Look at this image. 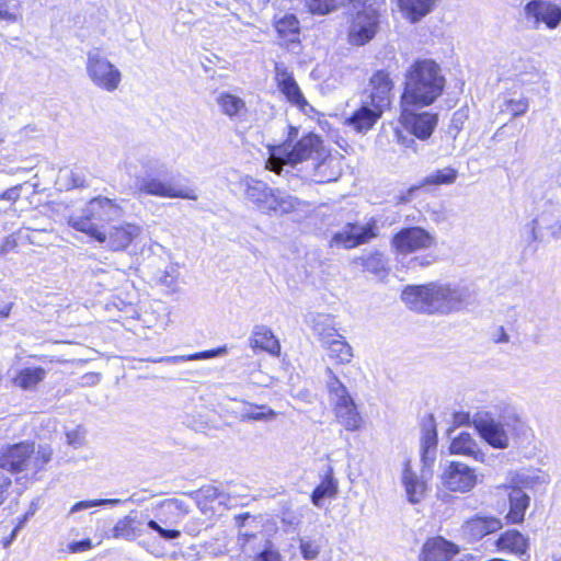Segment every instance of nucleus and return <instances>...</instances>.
Segmentation results:
<instances>
[{
	"instance_id": "nucleus-53",
	"label": "nucleus",
	"mask_w": 561,
	"mask_h": 561,
	"mask_svg": "<svg viewBox=\"0 0 561 561\" xmlns=\"http://www.w3.org/2000/svg\"><path fill=\"white\" fill-rule=\"evenodd\" d=\"M92 548V542L90 539H83L79 541H72L69 543L68 549L72 553H78L82 551H87Z\"/></svg>"
},
{
	"instance_id": "nucleus-46",
	"label": "nucleus",
	"mask_w": 561,
	"mask_h": 561,
	"mask_svg": "<svg viewBox=\"0 0 561 561\" xmlns=\"http://www.w3.org/2000/svg\"><path fill=\"white\" fill-rule=\"evenodd\" d=\"M276 415L275 411L266 405H255L253 410L245 412L242 415L243 420L252 421H270Z\"/></svg>"
},
{
	"instance_id": "nucleus-29",
	"label": "nucleus",
	"mask_w": 561,
	"mask_h": 561,
	"mask_svg": "<svg viewBox=\"0 0 561 561\" xmlns=\"http://www.w3.org/2000/svg\"><path fill=\"white\" fill-rule=\"evenodd\" d=\"M339 492V482L334 478V471L328 466L322 474V480L311 493V502L314 506L321 508L325 499H333Z\"/></svg>"
},
{
	"instance_id": "nucleus-16",
	"label": "nucleus",
	"mask_w": 561,
	"mask_h": 561,
	"mask_svg": "<svg viewBox=\"0 0 561 561\" xmlns=\"http://www.w3.org/2000/svg\"><path fill=\"white\" fill-rule=\"evenodd\" d=\"M438 122L437 114L430 112L413 113L407 110L402 113L404 128L419 139H427L434 131Z\"/></svg>"
},
{
	"instance_id": "nucleus-13",
	"label": "nucleus",
	"mask_w": 561,
	"mask_h": 561,
	"mask_svg": "<svg viewBox=\"0 0 561 561\" xmlns=\"http://www.w3.org/2000/svg\"><path fill=\"white\" fill-rule=\"evenodd\" d=\"M379 14L371 8L357 12L348 27V42L355 46H363L369 43L378 32Z\"/></svg>"
},
{
	"instance_id": "nucleus-54",
	"label": "nucleus",
	"mask_w": 561,
	"mask_h": 561,
	"mask_svg": "<svg viewBox=\"0 0 561 561\" xmlns=\"http://www.w3.org/2000/svg\"><path fill=\"white\" fill-rule=\"evenodd\" d=\"M30 514L24 515L23 519L13 528L10 536L3 539V546L8 547L18 536L19 530L23 527V524L28 518Z\"/></svg>"
},
{
	"instance_id": "nucleus-43",
	"label": "nucleus",
	"mask_w": 561,
	"mask_h": 561,
	"mask_svg": "<svg viewBox=\"0 0 561 561\" xmlns=\"http://www.w3.org/2000/svg\"><path fill=\"white\" fill-rule=\"evenodd\" d=\"M123 501L119 499H105V500H87V501H80L73 504L69 511V515H72L75 513L96 507V506H103V505H116L121 504Z\"/></svg>"
},
{
	"instance_id": "nucleus-25",
	"label": "nucleus",
	"mask_w": 561,
	"mask_h": 561,
	"mask_svg": "<svg viewBox=\"0 0 561 561\" xmlns=\"http://www.w3.org/2000/svg\"><path fill=\"white\" fill-rule=\"evenodd\" d=\"M437 432L432 415L424 421L421 436V460L424 467L431 468L436 459Z\"/></svg>"
},
{
	"instance_id": "nucleus-45",
	"label": "nucleus",
	"mask_w": 561,
	"mask_h": 561,
	"mask_svg": "<svg viewBox=\"0 0 561 561\" xmlns=\"http://www.w3.org/2000/svg\"><path fill=\"white\" fill-rule=\"evenodd\" d=\"M19 1L0 0V21L14 23L18 21Z\"/></svg>"
},
{
	"instance_id": "nucleus-59",
	"label": "nucleus",
	"mask_w": 561,
	"mask_h": 561,
	"mask_svg": "<svg viewBox=\"0 0 561 561\" xmlns=\"http://www.w3.org/2000/svg\"><path fill=\"white\" fill-rule=\"evenodd\" d=\"M550 237L553 240H561V221L556 222L554 225L549 227Z\"/></svg>"
},
{
	"instance_id": "nucleus-58",
	"label": "nucleus",
	"mask_w": 561,
	"mask_h": 561,
	"mask_svg": "<svg viewBox=\"0 0 561 561\" xmlns=\"http://www.w3.org/2000/svg\"><path fill=\"white\" fill-rule=\"evenodd\" d=\"M398 140L401 142L405 148H412L414 151H416V148H414L415 140L411 137L402 136L400 131H397Z\"/></svg>"
},
{
	"instance_id": "nucleus-61",
	"label": "nucleus",
	"mask_w": 561,
	"mask_h": 561,
	"mask_svg": "<svg viewBox=\"0 0 561 561\" xmlns=\"http://www.w3.org/2000/svg\"><path fill=\"white\" fill-rule=\"evenodd\" d=\"M255 536L252 535V534H241L239 537H238V543L239 546L241 547L242 551L243 552H247L245 550V546L247 543L249 542L250 539L254 538Z\"/></svg>"
},
{
	"instance_id": "nucleus-55",
	"label": "nucleus",
	"mask_w": 561,
	"mask_h": 561,
	"mask_svg": "<svg viewBox=\"0 0 561 561\" xmlns=\"http://www.w3.org/2000/svg\"><path fill=\"white\" fill-rule=\"evenodd\" d=\"M435 261V256L434 255H424V256H416L412 260V263L414 265H417V266H421V267H425V266H428L431 265L433 262Z\"/></svg>"
},
{
	"instance_id": "nucleus-3",
	"label": "nucleus",
	"mask_w": 561,
	"mask_h": 561,
	"mask_svg": "<svg viewBox=\"0 0 561 561\" xmlns=\"http://www.w3.org/2000/svg\"><path fill=\"white\" fill-rule=\"evenodd\" d=\"M163 168L164 164L159 159L149 156L129 157L126 161V171L135 180V190L140 194L165 198L197 199L195 190L176 187L170 182L161 181L158 175L162 174Z\"/></svg>"
},
{
	"instance_id": "nucleus-19",
	"label": "nucleus",
	"mask_w": 561,
	"mask_h": 561,
	"mask_svg": "<svg viewBox=\"0 0 561 561\" xmlns=\"http://www.w3.org/2000/svg\"><path fill=\"white\" fill-rule=\"evenodd\" d=\"M392 87L393 83L389 75L383 70H378L370 78L369 94L366 101L383 111L390 104Z\"/></svg>"
},
{
	"instance_id": "nucleus-36",
	"label": "nucleus",
	"mask_w": 561,
	"mask_h": 561,
	"mask_svg": "<svg viewBox=\"0 0 561 561\" xmlns=\"http://www.w3.org/2000/svg\"><path fill=\"white\" fill-rule=\"evenodd\" d=\"M322 346L328 351L329 357L337 364H348L354 356L352 346L340 334Z\"/></svg>"
},
{
	"instance_id": "nucleus-5",
	"label": "nucleus",
	"mask_w": 561,
	"mask_h": 561,
	"mask_svg": "<svg viewBox=\"0 0 561 561\" xmlns=\"http://www.w3.org/2000/svg\"><path fill=\"white\" fill-rule=\"evenodd\" d=\"M123 215V207L117 201L98 196L85 204L80 215L70 216L68 224L95 241H103L107 226L119 220Z\"/></svg>"
},
{
	"instance_id": "nucleus-56",
	"label": "nucleus",
	"mask_w": 561,
	"mask_h": 561,
	"mask_svg": "<svg viewBox=\"0 0 561 561\" xmlns=\"http://www.w3.org/2000/svg\"><path fill=\"white\" fill-rule=\"evenodd\" d=\"M20 197V188L18 186L11 187L3 192L1 198L15 202Z\"/></svg>"
},
{
	"instance_id": "nucleus-30",
	"label": "nucleus",
	"mask_w": 561,
	"mask_h": 561,
	"mask_svg": "<svg viewBox=\"0 0 561 561\" xmlns=\"http://www.w3.org/2000/svg\"><path fill=\"white\" fill-rule=\"evenodd\" d=\"M308 323L311 327L313 334L319 339L321 345L325 344L337 334L334 318L327 313L310 314Z\"/></svg>"
},
{
	"instance_id": "nucleus-11",
	"label": "nucleus",
	"mask_w": 561,
	"mask_h": 561,
	"mask_svg": "<svg viewBox=\"0 0 561 561\" xmlns=\"http://www.w3.org/2000/svg\"><path fill=\"white\" fill-rule=\"evenodd\" d=\"M440 482L451 492L466 493L471 491L478 482L474 469L460 461H448L443 466Z\"/></svg>"
},
{
	"instance_id": "nucleus-22",
	"label": "nucleus",
	"mask_w": 561,
	"mask_h": 561,
	"mask_svg": "<svg viewBox=\"0 0 561 561\" xmlns=\"http://www.w3.org/2000/svg\"><path fill=\"white\" fill-rule=\"evenodd\" d=\"M401 484L411 504H417L424 499L427 490L426 482L412 470L410 459L403 462Z\"/></svg>"
},
{
	"instance_id": "nucleus-38",
	"label": "nucleus",
	"mask_w": 561,
	"mask_h": 561,
	"mask_svg": "<svg viewBox=\"0 0 561 561\" xmlns=\"http://www.w3.org/2000/svg\"><path fill=\"white\" fill-rule=\"evenodd\" d=\"M216 101L221 112L230 118L236 117L240 115L241 112L245 111L244 101L231 93L221 92L218 94Z\"/></svg>"
},
{
	"instance_id": "nucleus-2",
	"label": "nucleus",
	"mask_w": 561,
	"mask_h": 561,
	"mask_svg": "<svg viewBox=\"0 0 561 561\" xmlns=\"http://www.w3.org/2000/svg\"><path fill=\"white\" fill-rule=\"evenodd\" d=\"M474 290L462 283H428L409 285L402 301L413 311L427 314H449L465 309L474 299Z\"/></svg>"
},
{
	"instance_id": "nucleus-12",
	"label": "nucleus",
	"mask_w": 561,
	"mask_h": 561,
	"mask_svg": "<svg viewBox=\"0 0 561 561\" xmlns=\"http://www.w3.org/2000/svg\"><path fill=\"white\" fill-rule=\"evenodd\" d=\"M391 244L399 254H409L431 249L436 244V238L424 228L413 226L398 231Z\"/></svg>"
},
{
	"instance_id": "nucleus-37",
	"label": "nucleus",
	"mask_w": 561,
	"mask_h": 561,
	"mask_svg": "<svg viewBox=\"0 0 561 561\" xmlns=\"http://www.w3.org/2000/svg\"><path fill=\"white\" fill-rule=\"evenodd\" d=\"M334 414L337 423L343 425L346 431L356 432L360 430L363 417L355 402L334 411Z\"/></svg>"
},
{
	"instance_id": "nucleus-27",
	"label": "nucleus",
	"mask_w": 561,
	"mask_h": 561,
	"mask_svg": "<svg viewBox=\"0 0 561 561\" xmlns=\"http://www.w3.org/2000/svg\"><path fill=\"white\" fill-rule=\"evenodd\" d=\"M325 374L328 377L327 389L329 402L332 405L333 411L355 402L346 386L336 377L330 367L325 369Z\"/></svg>"
},
{
	"instance_id": "nucleus-50",
	"label": "nucleus",
	"mask_w": 561,
	"mask_h": 561,
	"mask_svg": "<svg viewBox=\"0 0 561 561\" xmlns=\"http://www.w3.org/2000/svg\"><path fill=\"white\" fill-rule=\"evenodd\" d=\"M301 556L305 560H313L319 556V546L311 541H301L300 543Z\"/></svg>"
},
{
	"instance_id": "nucleus-20",
	"label": "nucleus",
	"mask_w": 561,
	"mask_h": 561,
	"mask_svg": "<svg viewBox=\"0 0 561 561\" xmlns=\"http://www.w3.org/2000/svg\"><path fill=\"white\" fill-rule=\"evenodd\" d=\"M502 520L493 516H476L465 522L461 527L462 535L468 541H479L483 537L500 530Z\"/></svg>"
},
{
	"instance_id": "nucleus-62",
	"label": "nucleus",
	"mask_w": 561,
	"mask_h": 561,
	"mask_svg": "<svg viewBox=\"0 0 561 561\" xmlns=\"http://www.w3.org/2000/svg\"><path fill=\"white\" fill-rule=\"evenodd\" d=\"M67 443L73 447H78L81 445V442L78 438V435L76 432H68L67 433Z\"/></svg>"
},
{
	"instance_id": "nucleus-34",
	"label": "nucleus",
	"mask_w": 561,
	"mask_h": 561,
	"mask_svg": "<svg viewBox=\"0 0 561 561\" xmlns=\"http://www.w3.org/2000/svg\"><path fill=\"white\" fill-rule=\"evenodd\" d=\"M275 28L284 44H295L299 41L300 25L294 14H285L275 23Z\"/></svg>"
},
{
	"instance_id": "nucleus-48",
	"label": "nucleus",
	"mask_w": 561,
	"mask_h": 561,
	"mask_svg": "<svg viewBox=\"0 0 561 561\" xmlns=\"http://www.w3.org/2000/svg\"><path fill=\"white\" fill-rule=\"evenodd\" d=\"M528 100L527 99H518V100H508L506 102V107L514 117L520 116L525 114L528 110Z\"/></svg>"
},
{
	"instance_id": "nucleus-7",
	"label": "nucleus",
	"mask_w": 561,
	"mask_h": 561,
	"mask_svg": "<svg viewBox=\"0 0 561 561\" xmlns=\"http://www.w3.org/2000/svg\"><path fill=\"white\" fill-rule=\"evenodd\" d=\"M53 449L49 445L22 442L4 447L0 453V468L13 471L37 472L51 460Z\"/></svg>"
},
{
	"instance_id": "nucleus-10",
	"label": "nucleus",
	"mask_w": 561,
	"mask_h": 561,
	"mask_svg": "<svg viewBox=\"0 0 561 561\" xmlns=\"http://www.w3.org/2000/svg\"><path fill=\"white\" fill-rule=\"evenodd\" d=\"M377 234L378 227L375 219H370L365 225L347 222L341 230L333 233L329 244L331 248L354 249L367 243L369 240L377 237Z\"/></svg>"
},
{
	"instance_id": "nucleus-18",
	"label": "nucleus",
	"mask_w": 561,
	"mask_h": 561,
	"mask_svg": "<svg viewBox=\"0 0 561 561\" xmlns=\"http://www.w3.org/2000/svg\"><path fill=\"white\" fill-rule=\"evenodd\" d=\"M275 79L279 91L284 94L286 100L300 110L305 111L308 102L304 96L298 83L296 82L293 73L286 67L276 65Z\"/></svg>"
},
{
	"instance_id": "nucleus-8",
	"label": "nucleus",
	"mask_w": 561,
	"mask_h": 561,
	"mask_svg": "<svg viewBox=\"0 0 561 561\" xmlns=\"http://www.w3.org/2000/svg\"><path fill=\"white\" fill-rule=\"evenodd\" d=\"M85 71L91 82L106 92H114L122 81L121 70L100 48H93L87 53Z\"/></svg>"
},
{
	"instance_id": "nucleus-42",
	"label": "nucleus",
	"mask_w": 561,
	"mask_h": 561,
	"mask_svg": "<svg viewBox=\"0 0 561 561\" xmlns=\"http://www.w3.org/2000/svg\"><path fill=\"white\" fill-rule=\"evenodd\" d=\"M347 0H307L309 9L313 13L327 14L340 5H343Z\"/></svg>"
},
{
	"instance_id": "nucleus-64",
	"label": "nucleus",
	"mask_w": 561,
	"mask_h": 561,
	"mask_svg": "<svg viewBox=\"0 0 561 561\" xmlns=\"http://www.w3.org/2000/svg\"><path fill=\"white\" fill-rule=\"evenodd\" d=\"M10 311H11V305L5 306L4 308L0 309V318L1 319L8 318L10 314Z\"/></svg>"
},
{
	"instance_id": "nucleus-49",
	"label": "nucleus",
	"mask_w": 561,
	"mask_h": 561,
	"mask_svg": "<svg viewBox=\"0 0 561 561\" xmlns=\"http://www.w3.org/2000/svg\"><path fill=\"white\" fill-rule=\"evenodd\" d=\"M12 480L9 474L0 470V506L11 494Z\"/></svg>"
},
{
	"instance_id": "nucleus-24",
	"label": "nucleus",
	"mask_w": 561,
	"mask_h": 561,
	"mask_svg": "<svg viewBox=\"0 0 561 561\" xmlns=\"http://www.w3.org/2000/svg\"><path fill=\"white\" fill-rule=\"evenodd\" d=\"M449 451L453 455L469 457L479 462L485 461V454L473 435L468 432H460L451 439Z\"/></svg>"
},
{
	"instance_id": "nucleus-31",
	"label": "nucleus",
	"mask_w": 561,
	"mask_h": 561,
	"mask_svg": "<svg viewBox=\"0 0 561 561\" xmlns=\"http://www.w3.org/2000/svg\"><path fill=\"white\" fill-rule=\"evenodd\" d=\"M496 547L500 551L523 556L528 549V539L518 530H507L497 538Z\"/></svg>"
},
{
	"instance_id": "nucleus-26",
	"label": "nucleus",
	"mask_w": 561,
	"mask_h": 561,
	"mask_svg": "<svg viewBox=\"0 0 561 561\" xmlns=\"http://www.w3.org/2000/svg\"><path fill=\"white\" fill-rule=\"evenodd\" d=\"M144 519H139L135 512L119 518L111 530V537L133 541L144 535Z\"/></svg>"
},
{
	"instance_id": "nucleus-40",
	"label": "nucleus",
	"mask_w": 561,
	"mask_h": 561,
	"mask_svg": "<svg viewBox=\"0 0 561 561\" xmlns=\"http://www.w3.org/2000/svg\"><path fill=\"white\" fill-rule=\"evenodd\" d=\"M362 266L364 270L378 275L386 271L387 260L381 252H374L366 256L360 257Z\"/></svg>"
},
{
	"instance_id": "nucleus-6",
	"label": "nucleus",
	"mask_w": 561,
	"mask_h": 561,
	"mask_svg": "<svg viewBox=\"0 0 561 561\" xmlns=\"http://www.w3.org/2000/svg\"><path fill=\"white\" fill-rule=\"evenodd\" d=\"M473 424L480 437L496 449L510 447L511 438L519 435L525 427L515 413H505L495 419L489 412H478L473 416Z\"/></svg>"
},
{
	"instance_id": "nucleus-21",
	"label": "nucleus",
	"mask_w": 561,
	"mask_h": 561,
	"mask_svg": "<svg viewBox=\"0 0 561 561\" xmlns=\"http://www.w3.org/2000/svg\"><path fill=\"white\" fill-rule=\"evenodd\" d=\"M458 553V547L443 537L425 541L420 556L421 561H450Z\"/></svg>"
},
{
	"instance_id": "nucleus-32",
	"label": "nucleus",
	"mask_w": 561,
	"mask_h": 561,
	"mask_svg": "<svg viewBox=\"0 0 561 561\" xmlns=\"http://www.w3.org/2000/svg\"><path fill=\"white\" fill-rule=\"evenodd\" d=\"M46 375L43 367H24L18 371L13 383L23 391H35Z\"/></svg>"
},
{
	"instance_id": "nucleus-15",
	"label": "nucleus",
	"mask_w": 561,
	"mask_h": 561,
	"mask_svg": "<svg viewBox=\"0 0 561 561\" xmlns=\"http://www.w3.org/2000/svg\"><path fill=\"white\" fill-rule=\"evenodd\" d=\"M240 187L249 202L266 214L275 188L270 187L265 182L252 176H244L240 180Z\"/></svg>"
},
{
	"instance_id": "nucleus-39",
	"label": "nucleus",
	"mask_w": 561,
	"mask_h": 561,
	"mask_svg": "<svg viewBox=\"0 0 561 561\" xmlns=\"http://www.w3.org/2000/svg\"><path fill=\"white\" fill-rule=\"evenodd\" d=\"M227 352L226 347H218L215 350L198 352L190 355H176V356H164L161 357L158 362L167 363V364H180L188 360H199L213 358L219 355H222Z\"/></svg>"
},
{
	"instance_id": "nucleus-52",
	"label": "nucleus",
	"mask_w": 561,
	"mask_h": 561,
	"mask_svg": "<svg viewBox=\"0 0 561 561\" xmlns=\"http://www.w3.org/2000/svg\"><path fill=\"white\" fill-rule=\"evenodd\" d=\"M175 273H176L175 267L171 266L170 270H165V271L161 272V274L158 276V278L161 284H163L168 287H171L172 285H174L175 279H176Z\"/></svg>"
},
{
	"instance_id": "nucleus-47",
	"label": "nucleus",
	"mask_w": 561,
	"mask_h": 561,
	"mask_svg": "<svg viewBox=\"0 0 561 561\" xmlns=\"http://www.w3.org/2000/svg\"><path fill=\"white\" fill-rule=\"evenodd\" d=\"M147 526L151 530H154L159 536L165 540H174L181 537V531L176 529H165L159 525L154 519H148Z\"/></svg>"
},
{
	"instance_id": "nucleus-1",
	"label": "nucleus",
	"mask_w": 561,
	"mask_h": 561,
	"mask_svg": "<svg viewBox=\"0 0 561 561\" xmlns=\"http://www.w3.org/2000/svg\"><path fill=\"white\" fill-rule=\"evenodd\" d=\"M297 136L298 129L290 126L287 139L270 149L271 156L266 160V169L278 175H287L298 164L311 160L313 173L310 176L316 182L331 181V178L320 174L321 169L327 165V153L321 138L309 133L294 142Z\"/></svg>"
},
{
	"instance_id": "nucleus-57",
	"label": "nucleus",
	"mask_w": 561,
	"mask_h": 561,
	"mask_svg": "<svg viewBox=\"0 0 561 561\" xmlns=\"http://www.w3.org/2000/svg\"><path fill=\"white\" fill-rule=\"evenodd\" d=\"M529 240L531 242H536V241H540V237L538 234V220L537 219H533L529 225Z\"/></svg>"
},
{
	"instance_id": "nucleus-63",
	"label": "nucleus",
	"mask_w": 561,
	"mask_h": 561,
	"mask_svg": "<svg viewBox=\"0 0 561 561\" xmlns=\"http://www.w3.org/2000/svg\"><path fill=\"white\" fill-rule=\"evenodd\" d=\"M72 181L75 186L82 187L84 186V180L80 179L77 174L72 173Z\"/></svg>"
},
{
	"instance_id": "nucleus-51",
	"label": "nucleus",
	"mask_w": 561,
	"mask_h": 561,
	"mask_svg": "<svg viewBox=\"0 0 561 561\" xmlns=\"http://www.w3.org/2000/svg\"><path fill=\"white\" fill-rule=\"evenodd\" d=\"M252 561H282V557L277 550L266 547Z\"/></svg>"
},
{
	"instance_id": "nucleus-28",
	"label": "nucleus",
	"mask_w": 561,
	"mask_h": 561,
	"mask_svg": "<svg viewBox=\"0 0 561 561\" xmlns=\"http://www.w3.org/2000/svg\"><path fill=\"white\" fill-rule=\"evenodd\" d=\"M249 346L253 351H265L272 355H276L280 351V345L273 331L266 325L259 324L253 328L249 339Z\"/></svg>"
},
{
	"instance_id": "nucleus-33",
	"label": "nucleus",
	"mask_w": 561,
	"mask_h": 561,
	"mask_svg": "<svg viewBox=\"0 0 561 561\" xmlns=\"http://www.w3.org/2000/svg\"><path fill=\"white\" fill-rule=\"evenodd\" d=\"M273 199L275 201L271 202L266 214L285 215L298 210L304 205L297 197L278 188H275Z\"/></svg>"
},
{
	"instance_id": "nucleus-35",
	"label": "nucleus",
	"mask_w": 561,
	"mask_h": 561,
	"mask_svg": "<svg viewBox=\"0 0 561 561\" xmlns=\"http://www.w3.org/2000/svg\"><path fill=\"white\" fill-rule=\"evenodd\" d=\"M401 11L412 22L416 23L427 15L436 0H398Z\"/></svg>"
},
{
	"instance_id": "nucleus-44",
	"label": "nucleus",
	"mask_w": 561,
	"mask_h": 561,
	"mask_svg": "<svg viewBox=\"0 0 561 561\" xmlns=\"http://www.w3.org/2000/svg\"><path fill=\"white\" fill-rule=\"evenodd\" d=\"M159 507L174 514L178 518L184 517L188 513L187 504L179 499H167L159 504Z\"/></svg>"
},
{
	"instance_id": "nucleus-23",
	"label": "nucleus",
	"mask_w": 561,
	"mask_h": 561,
	"mask_svg": "<svg viewBox=\"0 0 561 561\" xmlns=\"http://www.w3.org/2000/svg\"><path fill=\"white\" fill-rule=\"evenodd\" d=\"M382 112V110L373 106L365 100L360 107L346 118L345 123L357 133H366L373 128L376 122L380 118Z\"/></svg>"
},
{
	"instance_id": "nucleus-14",
	"label": "nucleus",
	"mask_w": 561,
	"mask_h": 561,
	"mask_svg": "<svg viewBox=\"0 0 561 561\" xmlns=\"http://www.w3.org/2000/svg\"><path fill=\"white\" fill-rule=\"evenodd\" d=\"M526 20L538 28L541 23L554 28L561 22V9L547 0H530L524 8Z\"/></svg>"
},
{
	"instance_id": "nucleus-41",
	"label": "nucleus",
	"mask_w": 561,
	"mask_h": 561,
	"mask_svg": "<svg viewBox=\"0 0 561 561\" xmlns=\"http://www.w3.org/2000/svg\"><path fill=\"white\" fill-rule=\"evenodd\" d=\"M457 178V171L453 168H445L437 170L434 173L427 175L424 180L425 184H451Z\"/></svg>"
},
{
	"instance_id": "nucleus-60",
	"label": "nucleus",
	"mask_w": 561,
	"mask_h": 561,
	"mask_svg": "<svg viewBox=\"0 0 561 561\" xmlns=\"http://www.w3.org/2000/svg\"><path fill=\"white\" fill-rule=\"evenodd\" d=\"M499 335L494 337L495 343H508L510 342V335L506 333L505 329L503 327H500L497 329Z\"/></svg>"
},
{
	"instance_id": "nucleus-17",
	"label": "nucleus",
	"mask_w": 561,
	"mask_h": 561,
	"mask_svg": "<svg viewBox=\"0 0 561 561\" xmlns=\"http://www.w3.org/2000/svg\"><path fill=\"white\" fill-rule=\"evenodd\" d=\"M140 233L141 227L135 224L112 226L104 231V240L99 242L105 243L112 251H125Z\"/></svg>"
},
{
	"instance_id": "nucleus-4",
	"label": "nucleus",
	"mask_w": 561,
	"mask_h": 561,
	"mask_svg": "<svg viewBox=\"0 0 561 561\" xmlns=\"http://www.w3.org/2000/svg\"><path fill=\"white\" fill-rule=\"evenodd\" d=\"M446 80L432 59H419L407 71L402 100L407 105L427 106L442 95Z\"/></svg>"
},
{
	"instance_id": "nucleus-9",
	"label": "nucleus",
	"mask_w": 561,
	"mask_h": 561,
	"mask_svg": "<svg viewBox=\"0 0 561 561\" xmlns=\"http://www.w3.org/2000/svg\"><path fill=\"white\" fill-rule=\"evenodd\" d=\"M535 478L527 472H516L510 484L504 488L508 491V512L505 516L512 524H520L525 519L526 511L530 505V496L527 489L534 484Z\"/></svg>"
}]
</instances>
